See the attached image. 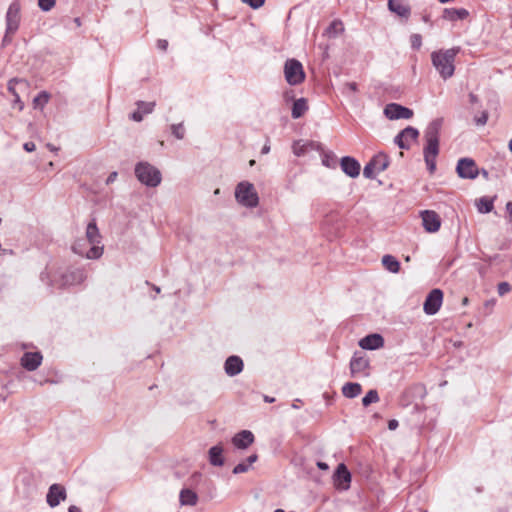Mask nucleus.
I'll return each instance as SVG.
<instances>
[{"label": "nucleus", "instance_id": "nucleus-1", "mask_svg": "<svg viewBox=\"0 0 512 512\" xmlns=\"http://www.w3.org/2000/svg\"><path fill=\"white\" fill-rule=\"evenodd\" d=\"M101 240L102 236L95 221H91L86 227L85 236L74 241L72 251L88 259H98L103 254Z\"/></svg>", "mask_w": 512, "mask_h": 512}, {"label": "nucleus", "instance_id": "nucleus-2", "mask_svg": "<svg viewBox=\"0 0 512 512\" xmlns=\"http://www.w3.org/2000/svg\"><path fill=\"white\" fill-rule=\"evenodd\" d=\"M460 52V47L439 49L431 53V62L439 76L447 80L454 75L455 59Z\"/></svg>", "mask_w": 512, "mask_h": 512}, {"label": "nucleus", "instance_id": "nucleus-3", "mask_svg": "<svg viewBox=\"0 0 512 512\" xmlns=\"http://www.w3.org/2000/svg\"><path fill=\"white\" fill-rule=\"evenodd\" d=\"M439 129L438 121L432 122L425 132L426 145L424 146V160L430 173L436 169V158L439 154Z\"/></svg>", "mask_w": 512, "mask_h": 512}, {"label": "nucleus", "instance_id": "nucleus-4", "mask_svg": "<svg viewBox=\"0 0 512 512\" xmlns=\"http://www.w3.org/2000/svg\"><path fill=\"white\" fill-rule=\"evenodd\" d=\"M137 179L148 187H157L162 180L160 171L148 162H140L135 167Z\"/></svg>", "mask_w": 512, "mask_h": 512}, {"label": "nucleus", "instance_id": "nucleus-5", "mask_svg": "<svg viewBox=\"0 0 512 512\" xmlns=\"http://www.w3.org/2000/svg\"><path fill=\"white\" fill-rule=\"evenodd\" d=\"M235 198L239 204L248 208H254L259 204L258 193L254 185L248 181L237 184Z\"/></svg>", "mask_w": 512, "mask_h": 512}, {"label": "nucleus", "instance_id": "nucleus-6", "mask_svg": "<svg viewBox=\"0 0 512 512\" xmlns=\"http://www.w3.org/2000/svg\"><path fill=\"white\" fill-rule=\"evenodd\" d=\"M20 24V5L18 2L10 4L6 13V33L3 38V43L11 42L12 36L16 33Z\"/></svg>", "mask_w": 512, "mask_h": 512}, {"label": "nucleus", "instance_id": "nucleus-7", "mask_svg": "<svg viewBox=\"0 0 512 512\" xmlns=\"http://www.w3.org/2000/svg\"><path fill=\"white\" fill-rule=\"evenodd\" d=\"M284 75L290 85L300 84L305 79L302 64L296 59H288L285 62Z\"/></svg>", "mask_w": 512, "mask_h": 512}, {"label": "nucleus", "instance_id": "nucleus-8", "mask_svg": "<svg viewBox=\"0 0 512 512\" xmlns=\"http://www.w3.org/2000/svg\"><path fill=\"white\" fill-rule=\"evenodd\" d=\"M443 301V292L440 289H433L426 297L423 305L424 312L428 315L436 314Z\"/></svg>", "mask_w": 512, "mask_h": 512}, {"label": "nucleus", "instance_id": "nucleus-9", "mask_svg": "<svg viewBox=\"0 0 512 512\" xmlns=\"http://www.w3.org/2000/svg\"><path fill=\"white\" fill-rule=\"evenodd\" d=\"M384 115L390 120L410 119L413 111L397 103L387 104L384 108Z\"/></svg>", "mask_w": 512, "mask_h": 512}, {"label": "nucleus", "instance_id": "nucleus-10", "mask_svg": "<svg viewBox=\"0 0 512 512\" xmlns=\"http://www.w3.org/2000/svg\"><path fill=\"white\" fill-rule=\"evenodd\" d=\"M457 173L459 177L465 179H475L478 175V168L474 160L470 158H462L457 164Z\"/></svg>", "mask_w": 512, "mask_h": 512}, {"label": "nucleus", "instance_id": "nucleus-11", "mask_svg": "<svg viewBox=\"0 0 512 512\" xmlns=\"http://www.w3.org/2000/svg\"><path fill=\"white\" fill-rule=\"evenodd\" d=\"M422 224L424 229L429 233H435L440 229L441 219L440 216L432 210H425L421 212Z\"/></svg>", "mask_w": 512, "mask_h": 512}, {"label": "nucleus", "instance_id": "nucleus-12", "mask_svg": "<svg viewBox=\"0 0 512 512\" xmlns=\"http://www.w3.org/2000/svg\"><path fill=\"white\" fill-rule=\"evenodd\" d=\"M369 360L365 356L354 354L350 362V371L353 377L368 376Z\"/></svg>", "mask_w": 512, "mask_h": 512}, {"label": "nucleus", "instance_id": "nucleus-13", "mask_svg": "<svg viewBox=\"0 0 512 512\" xmlns=\"http://www.w3.org/2000/svg\"><path fill=\"white\" fill-rule=\"evenodd\" d=\"M419 135V132L416 128L411 126L403 129L396 137L395 143L401 149H408L412 141H415Z\"/></svg>", "mask_w": 512, "mask_h": 512}, {"label": "nucleus", "instance_id": "nucleus-14", "mask_svg": "<svg viewBox=\"0 0 512 512\" xmlns=\"http://www.w3.org/2000/svg\"><path fill=\"white\" fill-rule=\"evenodd\" d=\"M388 9L404 20L411 15V8L405 0H388Z\"/></svg>", "mask_w": 512, "mask_h": 512}, {"label": "nucleus", "instance_id": "nucleus-15", "mask_svg": "<svg viewBox=\"0 0 512 512\" xmlns=\"http://www.w3.org/2000/svg\"><path fill=\"white\" fill-rule=\"evenodd\" d=\"M351 482V474L344 464H339L335 473L337 488L347 490Z\"/></svg>", "mask_w": 512, "mask_h": 512}, {"label": "nucleus", "instance_id": "nucleus-16", "mask_svg": "<svg viewBox=\"0 0 512 512\" xmlns=\"http://www.w3.org/2000/svg\"><path fill=\"white\" fill-rule=\"evenodd\" d=\"M66 497L65 488L58 484H53L47 494V503L51 507H56L59 505L61 500H64Z\"/></svg>", "mask_w": 512, "mask_h": 512}, {"label": "nucleus", "instance_id": "nucleus-17", "mask_svg": "<svg viewBox=\"0 0 512 512\" xmlns=\"http://www.w3.org/2000/svg\"><path fill=\"white\" fill-rule=\"evenodd\" d=\"M341 168L345 174L355 178L360 173V164L352 157L345 156L341 159Z\"/></svg>", "mask_w": 512, "mask_h": 512}, {"label": "nucleus", "instance_id": "nucleus-18", "mask_svg": "<svg viewBox=\"0 0 512 512\" xmlns=\"http://www.w3.org/2000/svg\"><path fill=\"white\" fill-rule=\"evenodd\" d=\"M254 441V435L251 431L242 430L232 438V443L239 449H246Z\"/></svg>", "mask_w": 512, "mask_h": 512}, {"label": "nucleus", "instance_id": "nucleus-19", "mask_svg": "<svg viewBox=\"0 0 512 512\" xmlns=\"http://www.w3.org/2000/svg\"><path fill=\"white\" fill-rule=\"evenodd\" d=\"M469 16V11L465 8H445L443 10L442 18L446 21L455 22L464 20Z\"/></svg>", "mask_w": 512, "mask_h": 512}, {"label": "nucleus", "instance_id": "nucleus-20", "mask_svg": "<svg viewBox=\"0 0 512 512\" xmlns=\"http://www.w3.org/2000/svg\"><path fill=\"white\" fill-rule=\"evenodd\" d=\"M383 338L379 334H371L359 341V345L363 349L374 350L383 346Z\"/></svg>", "mask_w": 512, "mask_h": 512}, {"label": "nucleus", "instance_id": "nucleus-21", "mask_svg": "<svg viewBox=\"0 0 512 512\" xmlns=\"http://www.w3.org/2000/svg\"><path fill=\"white\" fill-rule=\"evenodd\" d=\"M85 278H86V275L83 270L75 269V270L69 271L65 275H63L62 285L69 286V285L80 284L85 280Z\"/></svg>", "mask_w": 512, "mask_h": 512}, {"label": "nucleus", "instance_id": "nucleus-22", "mask_svg": "<svg viewBox=\"0 0 512 512\" xmlns=\"http://www.w3.org/2000/svg\"><path fill=\"white\" fill-rule=\"evenodd\" d=\"M243 369V362L238 356H230L225 362V372L229 376H235L239 374Z\"/></svg>", "mask_w": 512, "mask_h": 512}, {"label": "nucleus", "instance_id": "nucleus-23", "mask_svg": "<svg viewBox=\"0 0 512 512\" xmlns=\"http://www.w3.org/2000/svg\"><path fill=\"white\" fill-rule=\"evenodd\" d=\"M42 356L40 353H25L21 359L22 365L29 371H33L41 364Z\"/></svg>", "mask_w": 512, "mask_h": 512}, {"label": "nucleus", "instance_id": "nucleus-24", "mask_svg": "<svg viewBox=\"0 0 512 512\" xmlns=\"http://www.w3.org/2000/svg\"><path fill=\"white\" fill-rule=\"evenodd\" d=\"M155 106L154 102H139L138 108L131 114V119L140 122L145 114H149L153 111Z\"/></svg>", "mask_w": 512, "mask_h": 512}, {"label": "nucleus", "instance_id": "nucleus-25", "mask_svg": "<svg viewBox=\"0 0 512 512\" xmlns=\"http://www.w3.org/2000/svg\"><path fill=\"white\" fill-rule=\"evenodd\" d=\"M179 499L183 506H195L198 501V496L191 489H183L180 492Z\"/></svg>", "mask_w": 512, "mask_h": 512}, {"label": "nucleus", "instance_id": "nucleus-26", "mask_svg": "<svg viewBox=\"0 0 512 512\" xmlns=\"http://www.w3.org/2000/svg\"><path fill=\"white\" fill-rule=\"evenodd\" d=\"M370 161L379 173L387 169L390 163L388 155L383 152L376 154Z\"/></svg>", "mask_w": 512, "mask_h": 512}, {"label": "nucleus", "instance_id": "nucleus-27", "mask_svg": "<svg viewBox=\"0 0 512 512\" xmlns=\"http://www.w3.org/2000/svg\"><path fill=\"white\" fill-rule=\"evenodd\" d=\"M223 448L220 445H215L209 449V461L214 466H222L224 459L222 457Z\"/></svg>", "mask_w": 512, "mask_h": 512}, {"label": "nucleus", "instance_id": "nucleus-28", "mask_svg": "<svg viewBox=\"0 0 512 512\" xmlns=\"http://www.w3.org/2000/svg\"><path fill=\"white\" fill-rule=\"evenodd\" d=\"M307 110L308 104L305 98L295 100L292 107V118L298 119L302 117Z\"/></svg>", "mask_w": 512, "mask_h": 512}, {"label": "nucleus", "instance_id": "nucleus-29", "mask_svg": "<svg viewBox=\"0 0 512 512\" xmlns=\"http://www.w3.org/2000/svg\"><path fill=\"white\" fill-rule=\"evenodd\" d=\"M362 391V387L359 383L348 382L342 387V393L347 398H355Z\"/></svg>", "mask_w": 512, "mask_h": 512}, {"label": "nucleus", "instance_id": "nucleus-30", "mask_svg": "<svg viewBox=\"0 0 512 512\" xmlns=\"http://www.w3.org/2000/svg\"><path fill=\"white\" fill-rule=\"evenodd\" d=\"M382 264L388 271L392 273H397L400 269L399 261L391 255L383 256Z\"/></svg>", "mask_w": 512, "mask_h": 512}, {"label": "nucleus", "instance_id": "nucleus-31", "mask_svg": "<svg viewBox=\"0 0 512 512\" xmlns=\"http://www.w3.org/2000/svg\"><path fill=\"white\" fill-rule=\"evenodd\" d=\"M477 209L480 213H489L493 210V199L482 197L476 202Z\"/></svg>", "mask_w": 512, "mask_h": 512}, {"label": "nucleus", "instance_id": "nucleus-32", "mask_svg": "<svg viewBox=\"0 0 512 512\" xmlns=\"http://www.w3.org/2000/svg\"><path fill=\"white\" fill-rule=\"evenodd\" d=\"M344 31V26L341 21L335 20L333 21L328 28L326 29V34L329 37H336Z\"/></svg>", "mask_w": 512, "mask_h": 512}, {"label": "nucleus", "instance_id": "nucleus-33", "mask_svg": "<svg viewBox=\"0 0 512 512\" xmlns=\"http://www.w3.org/2000/svg\"><path fill=\"white\" fill-rule=\"evenodd\" d=\"M49 101V94L47 92H41L39 93L34 99H33V106L34 108H40L42 109Z\"/></svg>", "mask_w": 512, "mask_h": 512}, {"label": "nucleus", "instance_id": "nucleus-34", "mask_svg": "<svg viewBox=\"0 0 512 512\" xmlns=\"http://www.w3.org/2000/svg\"><path fill=\"white\" fill-rule=\"evenodd\" d=\"M379 401V396L376 390H370L362 399L363 406L367 407L371 403H376Z\"/></svg>", "mask_w": 512, "mask_h": 512}, {"label": "nucleus", "instance_id": "nucleus-35", "mask_svg": "<svg viewBox=\"0 0 512 512\" xmlns=\"http://www.w3.org/2000/svg\"><path fill=\"white\" fill-rule=\"evenodd\" d=\"M16 85H22L23 87H26L27 83L23 79H11L8 82V91L15 97L16 95H19L16 91Z\"/></svg>", "mask_w": 512, "mask_h": 512}, {"label": "nucleus", "instance_id": "nucleus-36", "mask_svg": "<svg viewBox=\"0 0 512 512\" xmlns=\"http://www.w3.org/2000/svg\"><path fill=\"white\" fill-rule=\"evenodd\" d=\"M377 174H379L378 170H376V168L372 166V162L369 161L363 169V175L368 179H373Z\"/></svg>", "mask_w": 512, "mask_h": 512}, {"label": "nucleus", "instance_id": "nucleus-37", "mask_svg": "<svg viewBox=\"0 0 512 512\" xmlns=\"http://www.w3.org/2000/svg\"><path fill=\"white\" fill-rule=\"evenodd\" d=\"M292 148H293V153L296 156H302L306 152L307 144L302 143L301 141H296V142H294Z\"/></svg>", "mask_w": 512, "mask_h": 512}, {"label": "nucleus", "instance_id": "nucleus-38", "mask_svg": "<svg viewBox=\"0 0 512 512\" xmlns=\"http://www.w3.org/2000/svg\"><path fill=\"white\" fill-rule=\"evenodd\" d=\"M171 129H172V134L177 139H183L184 138L185 129H184L182 124H174V125H172Z\"/></svg>", "mask_w": 512, "mask_h": 512}, {"label": "nucleus", "instance_id": "nucleus-39", "mask_svg": "<svg viewBox=\"0 0 512 512\" xmlns=\"http://www.w3.org/2000/svg\"><path fill=\"white\" fill-rule=\"evenodd\" d=\"M497 291L500 296H504L511 291V285L508 282H500Z\"/></svg>", "mask_w": 512, "mask_h": 512}, {"label": "nucleus", "instance_id": "nucleus-40", "mask_svg": "<svg viewBox=\"0 0 512 512\" xmlns=\"http://www.w3.org/2000/svg\"><path fill=\"white\" fill-rule=\"evenodd\" d=\"M410 42H411V46L414 48V49H419L422 45V37L421 35L419 34H413L411 37H410Z\"/></svg>", "mask_w": 512, "mask_h": 512}, {"label": "nucleus", "instance_id": "nucleus-41", "mask_svg": "<svg viewBox=\"0 0 512 512\" xmlns=\"http://www.w3.org/2000/svg\"><path fill=\"white\" fill-rule=\"evenodd\" d=\"M39 7L44 11H49L55 4V0H38Z\"/></svg>", "mask_w": 512, "mask_h": 512}, {"label": "nucleus", "instance_id": "nucleus-42", "mask_svg": "<svg viewBox=\"0 0 512 512\" xmlns=\"http://www.w3.org/2000/svg\"><path fill=\"white\" fill-rule=\"evenodd\" d=\"M249 465L244 461V462H241L239 464H237L234 469H233V473L234 474H241V473H245L249 470Z\"/></svg>", "mask_w": 512, "mask_h": 512}, {"label": "nucleus", "instance_id": "nucleus-43", "mask_svg": "<svg viewBox=\"0 0 512 512\" xmlns=\"http://www.w3.org/2000/svg\"><path fill=\"white\" fill-rule=\"evenodd\" d=\"M243 3L249 5L252 9H258L262 7L265 0H241Z\"/></svg>", "mask_w": 512, "mask_h": 512}, {"label": "nucleus", "instance_id": "nucleus-44", "mask_svg": "<svg viewBox=\"0 0 512 512\" xmlns=\"http://www.w3.org/2000/svg\"><path fill=\"white\" fill-rule=\"evenodd\" d=\"M488 120L487 112H483L479 117L475 118L477 125H485Z\"/></svg>", "mask_w": 512, "mask_h": 512}, {"label": "nucleus", "instance_id": "nucleus-45", "mask_svg": "<svg viewBox=\"0 0 512 512\" xmlns=\"http://www.w3.org/2000/svg\"><path fill=\"white\" fill-rule=\"evenodd\" d=\"M14 106H16L20 111L23 110L24 108V104L23 102L21 101L20 99V96L19 95H16L14 97Z\"/></svg>", "mask_w": 512, "mask_h": 512}, {"label": "nucleus", "instance_id": "nucleus-46", "mask_svg": "<svg viewBox=\"0 0 512 512\" xmlns=\"http://www.w3.org/2000/svg\"><path fill=\"white\" fill-rule=\"evenodd\" d=\"M23 148L27 151V152H32L36 149V146L33 142H26L23 146Z\"/></svg>", "mask_w": 512, "mask_h": 512}, {"label": "nucleus", "instance_id": "nucleus-47", "mask_svg": "<svg viewBox=\"0 0 512 512\" xmlns=\"http://www.w3.org/2000/svg\"><path fill=\"white\" fill-rule=\"evenodd\" d=\"M167 46H168V42L166 40H158L157 42V47L161 50H166L167 49Z\"/></svg>", "mask_w": 512, "mask_h": 512}, {"label": "nucleus", "instance_id": "nucleus-48", "mask_svg": "<svg viewBox=\"0 0 512 512\" xmlns=\"http://www.w3.org/2000/svg\"><path fill=\"white\" fill-rule=\"evenodd\" d=\"M257 458H258V457H257V455H256V454H252V455H250V456L245 460V462H246L249 466H251L253 463H255V462L257 461Z\"/></svg>", "mask_w": 512, "mask_h": 512}, {"label": "nucleus", "instance_id": "nucleus-49", "mask_svg": "<svg viewBox=\"0 0 512 512\" xmlns=\"http://www.w3.org/2000/svg\"><path fill=\"white\" fill-rule=\"evenodd\" d=\"M506 211H507L510 221L512 222V201H510L506 204Z\"/></svg>", "mask_w": 512, "mask_h": 512}, {"label": "nucleus", "instance_id": "nucleus-50", "mask_svg": "<svg viewBox=\"0 0 512 512\" xmlns=\"http://www.w3.org/2000/svg\"><path fill=\"white\" fill-rule=\"evenodd\" d=\"M346 88H348L352 92L357 91V84L355 82H350L345 85Z\"/></svg>", "mask_w": 512, "mask_h": 512}, {"label": "nucleus", "instance_id": "nucleus-51", "mask_svg": "<svg viewBox=\"0 0 512 512\" xmlns=\"http://www.w3.org/2000/svg\"><path fill=\"white\" fill-rule=\"evenodd\" d=\"M397 427H398V421H397V420H394V419H393V420H390V421L388 422V428H389L390 430H395Z\"/></svg>", "mask_w": 512, "mask_h": 512}, {"label": "nucleus", "instance_id": "nucleus-52", "mask_svg": "<svg viewBox=\"0 0 512 512\" xmlns=\"http://www.w3.org/2000/svg\"><path fill=\"white\" fill-rule=\"evenodd\" d=\"M116 177H117V172H112V173L108 176V178H107V183H108V184H109V183H112L113 181H115Z\"/></svg>", "mask_w": 512, "mask_h": 512}, {"label": "nucleus", "instance_id": "nucleus-53", "mask_svg": "<svg viewBox=\"0 0 512 512\" xmlns=\"http://www.w3.org/2000/svg\"><path fill=\"white\" fill-rule=\"evenodd\" d=\"M317 466L322 469V470H327L328 469V465L324 462H318L317 463Z\"/></svg>", "mask_w": 512, "mask_h": 512}, {"label": "nucleus", "instance_id": "nucleus-54", "mask_svg": "<svg viewBox=\"0 0 512 512\" xmlns=\"http://www.w3.org/2000/svg\"><path fill=\"white\" fill-rule=\"evenodd\" d=\"M69 512H81L80 508H78L77 506H70L69 509H68Z\"/></svg>", "mask_w": 512, "mask_h": 512}, {"label": "nucleus", "instance_id": "nucleus-55", "mask_svg": "<svg viewBox=\"0 0 512 512\" xmlns=\"http://www.w3.org/2000/svg\"><path fill=\"white\" fill-rule=\"evenodd\" d=\"M269 151H270V146L267 144L264 145V147L262 148V153L267 154Z\"/></svg>", "mask_w": 512, "mask_h": 512}, {"label": "nucleus", "instance_id": "nucleus-56", "mask_svg": "<svg viewBox=\"0 0 512 512\" xmlns=\"http://www.w3.org/2000/svg\"><path fill=\"white\" fill-rule=\"evenodd\" d=\"M469 98H470V102H471V103H475V102H477V97H476L474 94H470V95H469Z\"/></svg>", "mask_w": 512, "mask_h": 512}, {"label": "nucleus", "instance_id": "nucleus-57", "mask_svg": "<svg viewBox=\"0 0 512 512\" xmlns=\"http://www.w3.org/2000/svg\"><path fill=\"white\" fill-rule=\"evenodd\" d=\"M264 400H265L266 402H268V403H272V402H274V400H275V399H274V398H271V397H269V396H265V397H264Z\"/></svg>", "mask_w": 512, "mask_h": 512}, {"label": "nucleus", "instance_id": "nucleus-58", "mask_svg": "<svg viewBox=\"0 0 512 512\" xmlns=\"http://www.w3.org/2000/svg\"><path fill=\"white\" fill-rule=\"evenodd\" d=\"M508 149H509L510 153L512 154V138L509 140Z\"/></svg>", "mask_w": 512, "mask_h": 512}, {"label": "nucleus", "instance_id": "nucleus-59", "mask_svg": "<svg viewBox=\"0 0 512 512\" xmlns=\"http://www.w3.org/2000/svg\"><path fill=\"white\" fill-rule=\"evenodd\" d=\"M468 298L467 297H464L463 300H462V304L463 305H467L468 304Z\"/></svg>", "mask_w": 512, "mask_h": 512}, {"label": "nucleus", "instance_id": "nucleus-60", "mask_svg": "<svg viewBox=\"0 0 512 512\" xmlns=\"http://www.w3.org/2000/svg\"><path fill=\"white\" fill-rule=\"evenodd\" d=\"M255 164V160H250L249 165L253 166Z\"/></svg>", "mask_w": 512, "mask_h": 512}, {"label": "nucleus", "instance_id": "nucleus-61", "mask_svg": "<svg viewBox=\"0 0 512 512\" xmlns=\"http://www.w3.org/2000/svg\"><path fill=\"white\" fill-rule=\"evenodd\" d=\"M488 173L487 171L483 170V176L487 177Z\"/></svg>", "mask_w": 512, "mask_h": 512}, {"label": "nucleus", "instance_id": "nucleus-62", "mask_svg": "<svg viewBox=\"0 0 512 512\" xmlns=\"http://www.w3.org/2000/svg\"><path fill=\"white\" fill-rule=\"evenodd\" d=\"M219 192H220V190H219V189H216L214 193H215V194H219Z\"/></svg>", "mask_w": 512, "mask_h": 512}]
</instances>
